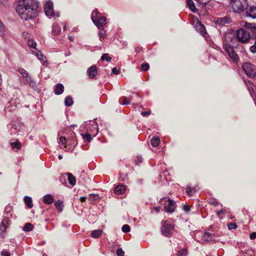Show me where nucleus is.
Instances as JSON below:
<instances>
[{
	"instance_id": "23",
	"label": "nucleus",
	"mask_w": 256,
	"mask_h": 256,
	"mask_svg": "<svg viewBox=\"0 0 256 256\" xmlns=\"http://www.w3.org/2000/svg\"><path fill=\"white\" fill-rule=\"evenodd\" d=\"M54 206H56V208L58 209V211L61 212L63 210L64 206L62 204V202L58 200L54 203Z\"/></svg>"
},
{
	"instance_id": "38",
	"label": "nucleus",
	"mask_w": 256,
	"mask_h": 256,
	"mask_svg": "<svg viewBox=\"0 0 256 256\" xmlns=\"http://www.w3.org/2000/svg\"><path fill=\"white\" fill-rule=\"evenodd\" d=\"M4 34V26L2 22H0V36H2Z\"/></svg>"
},
{
	"instance_id": "17",
	"label": "nucleus",
	"mask_w": 256,
	"mask_h": 256,
	"mask_svg": "<svg viewBox=\"0 0 256 256\" xmlns=\"http://www.w3.org/2000/svg\"><path fill=\"white\" fill-rule=\"evenodd\" d=\"M125 190V188L123 185H119L114 188V192L118 194H120L124 193Z\"/></svg>"
},
{
	"instance_id": "46",
	"label": "nucleus",
	"mask_w": 256,
	"mask_h": 256,
	"mask_svg": "<svg viewBox=\"0 0 256 256\" xmlns=\"http://www.w3.org/2000/svg\"><path fill=\"white\" fill-rule=\"evenodd\" d=\"M59 140H60V142L62 144H66V138L62 136H61Z\"/></svg>"
},
{
	"instance_id": "16",
	"label": "nucleus",
	"mask_w": 256,
	"mask_h": 256,
	"mask_svg": "<svg viewBox=\"0 0 256 256\" xmlns=\"http://www.w3.org/2000/svg\"><path fill=\"white\" fill-rule=\"evenodd\" d=\"M43 201L46 204H51L54 202V198L52 195L48 194L44 196Z\"/></svg>"
},
{
	"instance_id": "44",
	"label": "nucleus",
	"mask_w": 256,
	"mask_h": 256,
	"mask_svg": "<svg viewBox=\"0 0 256 256\" xmlns=\"http://www.w3.org/2000/svg\"><path fill=\"white\" fill-rule=\"evenodd\" d=\"M136 158L137 159L135 162V164L136 165H139V164L142 162V158L140 156H138Z\"/></svg>"
},
{
	"instance_id": "62",
	"label": "nucleus",
	"mask_w": 256,
	"mask_h": 256,
	"mask_svg": "<svg viewBox=\"0 0 256 256\" xmlns=\"http://www.w3.org/2000/svg\"><path fill=\"white\" fill-rule=\"evenodd\" d=\"M0 22H2L0 20Z\"/></svg>"
},
{
	"instance_id": "9",
	"label": "nucleus",
	"mask_w": 256,
	"mask_h": 256,
	"mask_svg": "<svg viewBox=\"0 0 256 256\" xmlns=\"http://www.w3.org/2000/svg\"><path fill=\"white\" fill-rule=\"evenodd\" d=\"M168 204L165 206V210L167 212L172 213L174 211L176 208V204L174 201L169 198L168 200Z\"/></svg>"
},
{
	"instance_id": "11",
	"label": "nucleus",
	"mask_w": 256,
	"mask_h": 256,
	"mask_svg": "<svg viewBox=\"0 0 256 256\" xmlns=\"http://www.w3.org/2000/svg\"><path fill=\"white\" fill-rule=\"evenodd\" d=\"M246 16L252 18H256V6H252L246 11Z\"/></svg>"
},
{
	"instance_id": "1",
	"label": "nucleus",
	"mask_w": 256,
	"mask_h": 256,
	"mask_svg": "<svg viewBox=\"0 0 256 256\" xmlns=\"http://www.w3.org/2000/svg\"><path fill=\"white\" fill-rule=\"evenodd\" d=\"M16 11L20 18L26 20L36 16L38 3L34 0H18Z\"/></svg>"
},
{
	"instance_id": "19",
	"label": "nucleus",
	"mask_w": 256,
	"mask_h": 256,
	"mask_svg": "<svg viewBox=\"0 0 256 256\" xmlns=\"http://www.w3.org/2000/svg\"><path fill=\"white\" fill-rule=\"evenodd\" d=\"M68 176V180L70 184L74 186L76 182V178L70 173L66 174Z\"/></svg>"
},
{
	"instance_id": "13",
	"label": "nucleus",
	"mask_w": 256,
	"mask_h": 256,
	"mask_svg": "<svg viewBox=\"0 0 256 256\" xmlns=\"http://www.w3.org/2000/svg\"><path fill=\"white\" fill-rule=\"evenodd\" d=\"M196 30L202 34L204 35L206 33V30L204 26L200 21H197L195 24Z\"/></svg>"
},
{
	"instance_id": "37",
	"label": "nucleus",
	"mask_w": 256,
	"mask_h": 256,
	"mask_svg": "<svg viewBox=\"0 0 256 256\" xmlns=\"http://www.w3.org/2000/svg\"><path fill=\"white\" fill-rule=\"evenodd\" d=\"M130 228L128 224H124L122 227V231L124 232H128L130 231Z\"/></svg>"
},
{
	"instance_id": "53",
	"label": "nucleus",
	"mask_w": 256,
	"mask_h": 256,
	"mask_svg": "<svg viewBox=\"0 0 256 256\" xmlns=\"http://www.w3.org/2000/svg\"><path fill=\"white\" fill-rule=\"evenodd\" d=\"M226 210H224L222 209L220 210H218L216 213L218 216H220V214H224Z\"/></svg>"
},
{
	"instance_id": "58",
	"label": "nucleus",
	"mask_w": 256,
	"mask_h": 256,
	"mask_svg": "<svg viewBox=\"0 0 256 256\" xmlns=\"http://www.w3.org/2000/svg\"><path fill=\"white\" fill-rule=\"evenodd\" d=\"M155 209L156 210V212H160V208H157L156 207Z\"/></svg>"
},
{
	"instance_id": "32",
	"label": "nucleus",
	"mask_w": 256,
	"mask_h": 256,
	"mask_svg": "<svg viewBox=\"0 0 256 256\" xmlns=\"http://www.w3.org/2000/svg\"><path fill=\"white\" fill-rule=\"evenodd\" d=\"M101 60H106V61H107L108 62H110L112 60V58L108 56V54H102V56H101Z\"/></svg>"
},
{
	"instance_id": "40",
	"label": "nucleus",
	"mask_w": 256,
	"mask_h": 256,
	"mask_svg": "<svg viewBox=\"0 0 256 256\" xmlns=\"http://www.w3.org/2000/svg\"><path fill=\"white\" fill-rule=\"evenodd\" d=\"M130 104V100H128V98L126 97H123L122 98V104L128 105Z\"/></svg>"
},
{
	"instance_id": "25",
	"label": "nucleus",
	"mask_w": 256,
	"mask_h": 256,
	"mask_svg": "<svg viewBox=\"0 0 256 256\" xmlns=\"http://www.w3.org/2000/svg\"><path fill=\"white\" fill-rule=\"evenodd\" d=\"M188 254V250L184 248L180 250H178L176 253V256H186Z\"/></svg>"
},
{
	"instance_id": "26",
	"label": "nucleus",
	"mask_w": 256,
	"mask_h": 256,
	"mask_svg": "<svg viewBox=\"0 0 256 256\" xmlns=\"http://www.w3.org/2000/svg\"><path fill=\"white\" fill-rule=\"evenodd\" d=\"M74 103L73 100L70 96H68L64 100L65 105L67 106H71Z\"/></svg>"
},
{
	"instance_id": "22",
	"label": "nucleus",
	"mask_w": 256,
	"mask_h": 256,
	"mask_svg": "<svg viewBox=\"0 0 256 256\" xmlns=\"http://www.w3.org/2000/svg\"><path fill=\"white\" fill-rule=\"evenodd\" d=\"M102 233V230H94L92 232L91 236L92 237L94 238H98L100 237Z\"/></svg>"
},
{
	"instance_id": "35",
	"label": "nucleus",
	"mask_w": 256,
	"mask_h": 256,
	"mask_svg": "<svg viewBox=\"0 0 256 256\" xmlns=\"http://www.w3.org/2000/svg\"><path fill=\"white\" fill-rule=\"evenodd\" d=\"M228 227L229 230L236 229L238 227V225L234 222L228 224Z\"/></svg>"
},
{
	"instance_id": "34",
	"label": "nucleus",
	"mask_w": 256,
	"mask_h": 256,
	"mask_svg": "<svg viewBox=\"0 0 256 256\" xmlns=\"http://www.w3.org/2000/svg\"><path fill=\"white\" fill-rule=\"evenodd\" d=\"M255 26V24L254 23H249L248 22H244V26L247 28L248 30H249V31L251 29V28H252V26Z\"/></svg>"
},
{
	"instance_id": "57",
	"label": "nucleus",
	"mask_w": 256,
	"mask_h": 256,
	"mask_svg": "<svg viewBox=\"0 0 256 256\" xmlns=\"http://www.w3.org/2000/svg\"><path fill=\"white\" fill-rule=\"evenodd\" d=\"M28 35H29V34L27 32H24L23 34H22V36H24V37H28Z\"/></svg>"
},
{
	"instance_id": "51",
	"label": "nucleus",
	"mask_w": 256,
	"mask_h": 256,
	"mask_svg": "<svg viewBox=\"0 0 256 256\" xmlns=\"http://www.w3.org/2000/svg\"><path fill=\"white\" fill-rule=\"evenodd\" d=\"M250 238L251 240H254L256 238V232H252L250 235Z\"/></svg>"
},
{
	"instance_id": "4",
	"label": "nucleus",
	"mask_w": 256,
	"mask_h": 256,
	"mask_svg": "<svg viewBox=\"0 0 256 256\" xmlns=\"http://www.w3.org/2000/svg\"><path fill=\"white\" fill-rule=\"evenodd\" d=\"M236 34L238 41L242 43L248 42L250 38V32L242 28L237 30Z\"/></svg>"
},
{
	"instance_id": "55",
	"label": "nucleus",
	"mask_w": 256,
	"mask_h": 256,
	"mask_svg": "<svg viewBox=\"0 0 256 256\" xmlns=\"http://www.w3.org/2000/svg\"><path fill=\"white\" fill-rule=\"evenodd\" d=\"M89 196H90V198H92V197H94V199H93V200H94V198H96V197L98 196V195H97V194H90V195Z\"/></svg>"
},
{
	"instance_id": "56",
	"label": "nucleus",
	"mask_w": 256,
	"mask_h": 256,
	"mask_svg": "<svg viewBox=\"0 0 256 256\" xmlns=\"http://www.w3.org/2000/svg\"><path fill=\"white\" fill-rule=\"evenodd\" d=\"M86 198L84 196L81 197L80 198V200L81 202H84L86 200Z\"/></svg>"
},
{
	"instance_id": "33",
	"label": "nucleus",
	"mask_w": 256,
	"mask_h": 256,
	"mask_svg": "<svg viewBox=\"0 0 256 256\" xmlns=\"http://www.w3.org/2000/svg\"><path fill=\"white\" fill-rule=\"evenodd\" d=\"M81 136H82V138L84 139L86 142H90L92 140L91 135L89 134H82Z\"/></svg>"
},
{
	"instance_id": "31",
	"label": "nucleus",
	"mask_w": 256,
	"mask_h": 256,
	"mask_svg": "<svg viewBox=\"0 0 256 256\" xmlns=\"http://www.w3.org/2000/svg\"><path fill=\"white\" fill-rule=\"evenodd\" d=\"M149 68H150V66L148 63L144 62V63H142L141 64V66H140L141 71L146 72L149 69Z\"/></svg>"
},
{
	"instance_id": "28",
	"label": "nucleus",
	"mask_w": 256,
	"mask_h": 256,
	"mask_svg": "<svg viewBox=\"0 0 256 256\" xmlns=\"http://www.w3.org/2000/svg\"><path fill=\"white\" fill-rule=\"evenodd\" d=\"M36 56L42 62H46V57L40 52H36Z\"/></svg>"
},
{
	"instance_id": "20",
	"label": "nucleus",
	"mask_w": 256,
	"mask_h": 256,
	"mask_svg": "<svg viewBox=\"0 0 256 256\" xmlns=\"http://www.w3.org/2000/svg\"><path fill=\"white\" fill-rule=\"evenodd\" d=\"M212 238V234L208 232L204 234L202 239L205 242L210 240Z\"/></svg>"
},
{
	"instance_id": "39",
	"label": "nucleus",
	"mask_w": 256,
	"mask_h": 256,
	"mask_svg": "<svg viewBox=\"0 0 256 256\" xmlns=\"http://www.w3.org/2000/svg\"><path fill=\"white\" fill-rule=\"evenodd\" d=\"M28 44L30 47L34 48H36V42L32 40H29L28 41Z\"/></svg>"
},
{
	"instance_id": "50",
	"label": "nucleus",
	"mask_w": 256,
	"mask_h": 256,
	"mask_svg": "<svg viewBox=\"0 0 256 256\" xmlns=\"http://www.w3.org/2000/svg\"><path fill=\"white\" fill-rule=\"evenodd\" d=\"M112 72L114 74H118L120 72V70H117V68H112Z\"/></svg>"
},
{
	"instance_id": "8",
	"label": "nucleus",
	"mask_w": 256,
	"mask_h": 256,
	"mask_svg": "<svg viewBox=\"0 0 256 256\" xmlns=\"http://www.w3.org/2000/svg\"><path fill=\"white\" fill-rule=\"evenodd\" d=\"M44 12L48 16H54V10L53 8V4L51 1H48L45 4Z\"/></svg>"
},
{
	"instance_id": "14",
	"label": "nucleus",
	"mask_w": 256,
	"mask_h": 256,
	"mask_svg": "<svg viewBox=\"0 0 256 256\" xmlns=\"http://www.w3.org/2000/svg\"><path fill=\"white\" fill-rule=\"evenodd\" d=\"M230 22V18L227 16L224 18H218L216 23L219 25H224L226 24H228Z\"/></svg>"
},
{
	"instance_id": "3",
	"label": "nucleus",
	"mask_w": 256,
	"mask_h": 256,
	"mask_svg": "<svg viewBox=\"0 0 256 256\" xmlns=\"http://www.w3.org/2000/svg\"><path fill=\"white\" fill-rule=\"evenodd\" d=\"M174 230V228L173 224H168L166 221L162 222L161 228V232L162 234L170 237L172 234Z\"/></svg>"
},
{
	"instance_id": "60",
	"label": "nucleus",
	"mask_w": 256,
	"mask_h": 256,
	"mask_svg": "<svg viewBox=\"0 0 256 256\" xmlns=\"http://www.w3.org/2000/svg\"><path fill=\"white\" fill-rule=\"evenodd\" d=\"M75 126H76V125H74V124H72V125H71V126H70V127L74 128V127Z\"/></svg>"
},
{
	"instance_id": "45",
	"label": "nucleus",
	"mask_w": 256,
	"mask_h": 256,
	"mask_svg": "<svg viewBox=\"0 0 256 256\" xmlns=\"http://www.w3.org/2000/svg\"><path fill=\"white\" fill-rule=\"evenodd\" d=\"M250 50L252 53L256 52V40H255L254 44L250 46Z\"/></svg>"
},
{
	"instance_id": "47",
	"label": "nucleus",
	"mask_w": 256,
	"mask_h": 256,
	"mask_svg": "<svg viewBox=\"0 0 256 256\" xmlns=\"http://www.w3.org/2000/svg\"><path fill=\"white\" fill-rule=\"evenodd\" d=\"M98 34L100 37L104 38L106 35L105 31L103 29H100Z\"/></svg>"
},
{
	"instance_id": "42",
	"label": "nucleus",
	"mask_w": 256,
	"mask_h": 256,
	"mask_svg": "<svg viewBox=\"0 0 256 256\" xmlns=\"http://www.w3.org/2000/svg\"><path fill=\"white\" fill-rule=\"evenodd\" d=\"M116 254L118 256H124V252L121 248H119L116 250Z\"/></svg>"
},
{
	"instance_id": "7",
	"label": "nucleus",
	"mask_w": 256,
	"mask_h": 256,
	"mask_svg": "<svg viewBox=\"0 0 256 256\" xmlns=\"http://www.w3.org/2000/svg\"><path fill=\"white\" fill-rule=\"evenodd\" d=\"M225 50L234 62H238L239 61V57L238 55L235 52L233 47H232L230 44H226V46Z\"/></svg>"
},
{
	"instance_id": "21",
	"label": "nucleus",
	"mask_w": 256,
	"mask_h": 256,
	"mask_svg": "<svg viewBox=\"0 0 256 256\" xmlns=\"http://www.w3.org/2000/svg\"><path fill=\"white\" fill-rule=\"evenodd\" d=\"M160 142V140L158 137H153L151 140V144L154 147L158 146Z\"/></svg>"
},
{
	"instance_id": "5",
	"label": "nucleus",
	"mask_w": 256,
	"mask_h": 256,
	"mask_svg": "<svg viewBox=\"0 0 256 256\" xmlns=\"http://www.w3.org/2000/svg\"><path fill=\"white\" fill-rule=\"evenodd\" d=\"M242 69L249 77L254 78L256 75V67L250 62H245Z\"/></svg>"
},
{
	"instance_id": "27",
	"label": "nucleus",
	"mask_w": 256,
	"mask_h": 256,
	"mask_svg": "<svg viewBox=\"0 0 256 256\" xmlns=\"http://www.w3.org/2000/svg\"><path fill=\"white\" fill-rule=\"evenodd\" d=\"M10 146L12 148H16L18 150H20L22 146L21 143L18 140L15 142H10Z\"/></svg>"
},
{
	"instance_id": "15",
	"label": "nucleus",
	"mask_w": 256,
	"mask_h": 256,
	"mask_svg": "<svg viewBox=\"0 0 256 256\" xmlns=\"http://www.w3.org/2000/svg\"><path fill=\"white\" fill-rule=\"evenodd\" d=\"M64 90V86L62 84H57L54 88V93L56 95L61 94Z\"/></svg>"
},
{
	"instance_id": "2",
	"label": "nucleus",
	"mask_w": 256,
	"mask_h": 256,
	"mask_svg": "<svg viewBox=\"0 0 256 256\" xmlns=\"http://www.w3.org/2000/svg\"><path fill=\"white\" fill-rule=\"evenodd\" d=\"M231 4L235 13L241 14L248 8L247 0H231Z\"/></svg>"
},
{
	"instance_id": "24",
	"label": "nucleus",
	"mask_w": 256,
	"mask_h": 256,
	"mask_svg": "<svg viewBox=\"0 0 256 256\" xmlns=\"http://www.w3.org/2000/svg\"><path fill=\"white\" fill-rule=\"evenodd\" d=\"M34 228V226L32 224L28 222L25 224V226L23 228V230L25 232L32 231Z\"/></svg>"
},
{
	"instance_id": "29",
	"label": "nucleus",
	"mask_w": 256,
	"mask_h": 256,
	"mask_svg": "<svg viewBox=\"0 0 256 256\" xmlns=\"http://www.w3.org/2000/svg\"><path fill=\"white\" fill-rule=\"evenodd\" d=\"M187 4L189 8L193 12H196V8L194 6V4L193 1L192 0L190 2H187Z\"/></svg>"
},
{
	"instance_id": "12",
	"label": "nucleus",
	"mask_w": 256,
	"mask_h": 256,
	"mask_svg": "<svg viewBox=\"0 0 256 256\" xmlns=\"http://www.w3.org/2000/svg\"><path fill=\"white\" fill-rule=\"evenodd\" d=\"M87 73L90 78H94L97 74V68L96 66H92L87 70Z\"/></svg>"
},
{
	"instance_id": "49",
	"label": "nucleus",
	"mask_w": 256,
	"mask_h": 256,
	"mask_svg": "<svg viewBox=\"0 0 256 256\" xmlns=\"http://www.w3.org/2000/svg\"><path fill=\"white\" fill-rule=\"evenodd\" d=\"M150 113H151V110H149L148 112H141V114L143 116H148L150 115Z\"/></svg>"
},
{
	"instance_id": "59",
	"label": "nucleus",
	"mask_w": 256,
	"mask_h": 256,
	"mask_svg": "<svg viewBox=\"0 0 256 256\" xmlns=\"http://www.w3.org/2000/svg\"><path fill=\"white\" fill-rule=\"evenodd\" d=\"M58 158L60 159V160H61L62 159V156L60 154V155H59L58 156Z\"/></svg>"
},
{
	"instance_id": "30",
	"label": "nucleus",
	"mask_w": 256,
	"mask_h": 256,
	"mask_svg": "<svg viewBox=\"0 0 256 256\" xmlns=\"http://www.w3.org/2000/svg\"><path fill=\"white\" fill-rule=\"evenodd\" d=\"M186 192L189 196H193L196 192V190L194 188H192L188 186L186 188Z\"/></svg>"
},
{
	"instance_id": "6",
	"label": "nucleus",
	"mask_w": 256,
	"mask_h": 256,
	"mask_svg": "<svg viewBox=\"0 0 256 256\" xmlns=\"http://www.w3.org/2000/svg\"><path fill=\"white\" fill-rule=\"evenodd\" d=\"M97 13V10H94L92 12V19L96 26L100 28V27H103L106 24V18L105 16H101L98 20L94 19V14H96Z\"/></svg>"
},
{
	"instance_id": "18",
	"label": "nucleus",
	"mask_w": 256,
	"mask_h": 256,
	"mask_svg": "<svg viewBox=\"0 0 256 256\" xmlns=\"http://www.w3.org/2000/svg\"><path fill=\"white\" fill-rule=\"evenodd\" d=\"M24 201L26 204V206L28 208H32L33 204H32V199L30 197L28 196H26L24 198Z\"/></svg>"
},
{
	"instance_id": "36",
	"label": "nucleus",
	"mask_w": 256,
	"mask_h": 256,
	"mask_svg": "<svg viewBox=\"0 0 256 256\" xmlns=\"http://www.w3.org/2000/svg\"><path fill=\"white\" fill-rule=\"evenodd\" d=\"M18 71L24 78H28V74L25 70L22 68H20L18 69Z\"/></svg>"
},
{
	"instance_id": "52",
	"label": "nucleus",
	"mask_w": 256,
	"mask_h": 256,
	"mask_svg": "<svg viewBox=\"0 0 256 256\" xmlns=\"http://www.w3.org/2000/svg\"><path fill=\"white\" fill-rule=\"evenodd\" d=\"M183 210L186 212H188L190 210V208L188 206L184 205L183 207Z\"/></svg>"
},
{
	"instance_id": "10",
	"label": "nucleus",
	"mask_w": 256,
	"mask_h": 256,
	"mask_svg": "<svg viewBox=\"0 0 256 256\" xmlns=\"http://www.w3.org/2000/svg\"><path fill=\"white\" fill-rule=\"evenodd\" d=\"M9 220L8 218H4L0 224V235L6 232Z\"/></svg>"
},
{
	"instance_id": "43",
	"label": "nucleus",
	"mask_w": 256,
	"mask_h": 256,
	"mask_svg": "<svg viewBox=\"0 0 256 256\" xmlns=\"http://www.w3.org/2000/svg\"><path fill=\"white\" fill-rule=\"evenodd\" d=\"M248 32L250 34H252L254 36H256V24H255V26H254L251 28L250 30Z\"/></svg>"
},
{
	"instance_id": "41",
	"label": "nucleus",
	"mask_w": 256,
	"mask_h": 256,
	"mask_svg": "<svg viewBox=\"0 0 256 256\" xmlns=\"http://www.w3.org/2000/svg\"><path fill=\"white\" fill-rule=\"evenodd\" d=\"M52 32L54 34L58 35V34H59L60 33V30L59 28H57L56 26H54L53 28H52Z\"/></svg>"
},
{
	"instance_id": "61",
	"label": "nucleus",
	"mask_w": 256,
	"mask_h": 256,
	"mask_svg": "<svg viewBox=\"0 0 256 256\" xmlns=\"http://www.w3.org/2000/svg\"><path fill=\"white\" fill-rule=\"evenodd\" d=\"M4 0H0V2L2 4L4 2Z\"/></svg>"
},
{
	"instance_id": "48",
	"label": "nucleus",
	"mask_w": 256,
	"mask_h": 256,
	"mask_svg": "<svg viewBox=\"0 0 256 256\" xmlns=\"http://www.w3.org/2000/svg\"><path fill=\"white\" fill-rule=\"evenodd\" d=\"M209 204L214 206H218L219 205V202L216 200L210 201Z\"/></svg>"
},
{
	"instance_id": "54",
	"label": "nucleus",
	"mask_w": 256,
	"mask_h": 256,
	"mask_svg": "<svg viewBox=\"0 0 256 256\" xmlns=\"http://www.w3.org/2000/svg\"><path fill=\"white\" fill-rule=\"evenodd\" d=\"M1 255L2 256H10V254L6 251H2L1 252Z\"/></svg>"
}]
</instances>
